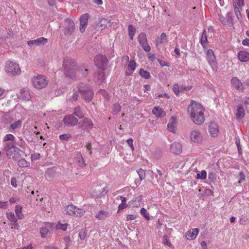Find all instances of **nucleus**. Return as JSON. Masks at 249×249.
Returning <instances> with one entry per match:
<instances>
[{
	"label": "nucleus",
	"instance_id": "f257e3e1",
	"mask_svg": "<svg viewBox=\"0 0 249 249\" xmlns=\"http://www.w3.org/2000/svg\"><path fill=\"white\" fill-rule=\"evenodd\" d=\"M187 110L192 121L196 124H202L204 123V108L200 104H197L196 101L192 100Z\"/></svg>",
	"mask_w": 249,
	"mask_h": 249
},
{
	"label": "nucleus",
	"instance_id": "f03ea898",
	"mask_svg": "<svg viewBox=\"0 0 249 249\" xmlns=\"http://www.w3.org/2000/svg\"><path fill=\"white\" fill-rule=\"evenodd\" d=\"M78 91L81 94L82 98L86 102H90L93 97V91L91 87L84 83H81L78 86Z\"/></svg>",
	"mask_w": 249,
	"mask_h": 249
},
{
	"label": "nucleus",
	"instance_id": "7ed1b4c3",
	"mask_svg": "<svg viewBox=\"0 0 249 249\" xmlns=\"http://www.w3.org/2000/svg\"><path fill=\"white\" fill-rule=\"evenodd\" d=\"M3 150L8 157L14 160H17L20 156V150L15 145L14 142H6L4 144Z\"/></svg>",
	"mask_w": 249,
	"mask_h": 249
},
{
	"label": "nucleus",
	"instance_id": "20e7f679",
	"mask_svg": "<svg viewBox=\"0 0 249 249\" xmlns=\"http://www.w3.org/2000/svg\"><path fill=\"white\" fill-rule=\"evenodd\" d=\"M63 67L64 73L67 77L72 78L75 72L76 67L75 62L73 60L66 58L64 60Z\"/></svg>",
	"mask_w": 249,
	"mask_h": 249
},
{
	"label": "nucleus",
	"instance_id": "39448f33",
	"mask_svg": "<svg viewBox=\"0 0 249 249\" xmlns=\"http://www.w3.org/2000/svg\"><path fill=\"white\" fill-rule=\"evenodd\" d=\"M5 71L9 76H15L21 72L18 65L13 61H8L6 63Z\"/></svg>",
	"mask_w": 249,
	"mask_h": 249
},
{
	"label": "nucleus",
	"instance_id": "423d86ee",
	"mask_svg": "<svg viewBox=\"0 0 249 249\" xmlns=\"http://www.w3.org/2000/svg\"><path fill=\"white\" fill-rule=\"evenodd\" d=\"M63 212L66 214L77 217L83 216L85 213V211L83 209L78 208L72 205L66 206L64 208Z\"/></svg>",
	"mask_w": 249,
	"mask_h": 249
},
{
	"label": "nucleus",
	"instance_id": "0eeeda50",
	"mask_svg": "<svg viewBox=\"0 0 249 249\" xmlns=\"http://www.w3.org/2000/svg\"><path fill=\"white\" fill-rule=\"evenodd\" d=\"M32 81L35 88L37 89L44 88L48 84V81L45 77L40 74L34 76Z\"/></svg>",
	"mask_w": 249,
	"mask_h": 249
},
{
	"label": "nucleus",
	"instance_id": "6e6552de",
	"mask_svg": "<svg viewBox=\"0 0 249 249\" xmlns=\"http://www.w3.org/2000/svg\"><path fill=\"white\" fill-rule=\"evenodd\" d=\"M96 66L101 70L104 71L107 69L108 60L106 55L98 54L94 58Z\"/></svg>",
	"mask_w": 249,
	"mask_h": 249
},
{
	"label": "nucleus",
	"instance_id": "1a4fd4ad",
	"mask_svg": "<svg viewBox=\"0 0 249 249\" xmlns=\"http://www.w3.org/2000/svg\"><path fill=\"white\" fill-rule=\"evenodd\" d=\"M75 29L74 22L71 19L67 18L64 22V33L66 36H71L72 34Z\"/></svg>",
	"mask_w": 249,
	"mask_h": 249
},
{
	"label": "nucleus",
	"instance_id": "9d476101",
	"mask_svg": "<svg viewBox=\"0 0 249 249\" xmlns=\"http://www.w3.org/2000/svg\"><path fill=\"white\" fill-rule=\"evenodd\" d=\"M190 141L193 143L201 144L203 142V138L199 131L193 130L190 134Z\"/></svg>",
	"mask_w": 249,
	"mask_h": 249
},
{
	"label": "nucleus",
	"instance_id": "9b49d317",
	"mask_svg": "<svg viewBox=\"0 0 249 249\" xmlns=\"http://www.w3.org/2000/svg\"><path fill=\"white\" fill-rule=\"evenodd\" d=\"M138 39L139 43L145 52H148L150 51L151 48L147 43V36L144 33H141L138 36Z\"/></svg>",
	"mask_w": 249,
	"mask_h": 249
},
{
	"label": "nucleus",
	"instance_id": "f8f14e48",
	"mask_svg": "<svg viewBox=\"0 0 249 249\" xmlns=\"http://www.w3.org/2000/svg\"><path fill=\"white\" fill-rule=\"evenodd\" d=\"M89 18V15L88 13L83 14L80 18V31L84 33L88 25V20Z\"/></svg>",
	"mask_w": 249,
	"mask_h": 249
},
{
	"label": "nucleus",
	"instance_id": "ddd939ff",
	"mask_svg": "<svg viewBox=\"0 0 249 249\" xmlns=\"http://www.w3.org/2000/svg\"><path fill=\"white\" fill-rule=\"evenodd\" d=\"M231 84L232 86L237 90L243 91L244 89L243 83L236 77H234L231 79Z\"/></svg>",
	"mask_w": 249,
	"mask_h": 249
},
{
	"label": "nucleus",
	"instance_id": "4468645a",
	"mask_svg": "<svg viewBox=\"0 0 249 249\" xmlns=\"http://www.w3.org/2000/svg\"><path fill=\"white\" fill-rule=\"evenodd\" d=\"M207 60L209 64L212 66H215V57L214 54V53L212 49H208L206 53Z\"/></svg>",
	"mask_w": 249,
	"mask_h": 249
},
{
	"label": "nucleus",
	"instance_id": "2eb2a0df",
	"mask_svg": "<svg viewBox=\"0 0 249 249\" xmlns=\"http://www.w3.org/2000/svg\"><path fill=\"white\" fill-rule=\"evenodd\" d=\"M199 233V229L194 228L188 231L185 233V237L187 240H194L196 239Z\"/></svg>",
	"mask_w": 249,
	"mask_h": 249
},
{
	"label": "nucleus",
	"instance_id": "dca6fc26",
	"mask_svg": "<svg viewBox=\"0 0 249 249\" xmlns=\"http://www.w3.org/2000/svg\"><path fill=\"white\" fill-rule=\"evenodd\" d=\"M63 121L65 124H77L78 123V119L73 115L65 116L63 119Z\"/></svg>",
	"mask_w": 249,
	"mask_h": 249
},
{
	"label": "nucleus",
	"instance_id": "f3484780",
	"mask_svg": "<svg viewBox=\"0 0 249 249\" xmlns=\"http://www.w3.org/2000/svg\"><path fill=\"white\" fill-rule=\"evenodd\" d=\"M52 227V224L50 223H44L40 228V233L42 237H45L47 235L49 229Z\"/></svg>",
	"mask_w": 249,
	"mask_h": 249
},
{
	"label": "nucleus",
	"instance_id": "a211bd4d",
	"mask_svg": "<svg viewBox=\"0 0 249 249\" xmlns=\"http://www.w3.org/2000/svg\"><path fill=\"white\" fill-rule=\"evenodd\" d=\"M94 77L98 84L102 83L105 79V74L104 71H99L95 73Z\"/></svg>",
	"mask_w": 249,
	"mask_h": 249
},
{
	"label": "nucleus",
	"instance_id": "6ab92c4d",
	"mask_svg": "<svg viewBox=\"0 0 249 249\" xmlns=\"http://www.w3.org/2000/svg\"><path fill=\"white\" fill-rule=\"evenodd\" d=\"M219 19L224 25H228L229 26H233L232 19L231 16L228 15L226 17L222 16H219Z\"/></svg>",
	"mask_w": 249,
	"mask_h": 249
},
{
	"label": "nucleus",
	"instance_id": "aec40b11",
	"mask_svg": "<svg viewBox=\"0 0 249 249\" xmlns=\"http://www.w3.org/2000/svg\"><path fill=\"white\" fill-rule=\"evenodd\" d=\"M18 97L19 99L29 101L31 99V95L30 92L28 90L25 89H22L19 92V94L18 95Z\"/></svg>",
	"mask_w": 249,
	"mask_h": 249
},
{
	"label": "nucleus",
	"instance_id": "412c9836",
	"mask_svg": "<svg viewBox=\"0 0 249 249\" xmlns=\"http://www.w3.org/2000/svg\"><path fill=\"white\" fill-rule=\"evenodd\" d=\"M152 113L157 117H163L166 115V112L161 108L158 107H155L153 110Z\"/></svg>",
	"mask_w": 249,
	"mask_h": 249
},
{
	"label": "nucleus",
	"instance_id": "4be33fe9",
	"mask_svg": "<svg viewBox=\"0 0 249 249\" xmlns=\"http://www.w3.org/2000/svg\"><path fill=\"white\" fill-rule=\"evenodd\" d=\"M238 58L241 62H247L249 60V53L246 51H240L238 53Z\"/></svg>",
	"mask_w": 249,
	"mask_h": 249
},
{
	"label": "nucleus",
	"instance_id": "5701e85b",
	"mask_svg": "<svg viewBox=\"0 0 249 249\" xmlns=\"http://www.w3.org/2000/svg\"><path fill=\"white\" fill-rule=\"evenodd\" d=\"M182 146L180 143L174 142L171 145V150L175 154H179L181 152Z\"/></svg>",
	"mask_w": 249,
	"mask_h": 249
},
{
	"label": "nucleus",
	"instance_id": "b1692460",
	"mask_svg": "<svg viewBox=\"0 0 249 249\" xmlns=\"http://www.w3.org/2000/svg\"><path fill=\"white\" fill-rule=\"evenodd\" d=\"M4 120L6 121V123L11 124H20L22 122L20 120H18L15 122H13V119L11 118L9 113H5L3 116Z\"/></svg>",
	"mask_w": 249,
	"mask_h": 249
},
{
	"label": "nucleus",
	"instance_id": "393cba45",
	"mask_svg": "<svg viewBox=\"0 0 249 249\" xmlns=\"http://www.w3.org/2000/svg\"><path fill=\"white\" fill-rule=\"evenodd\" d=\"M208 131L211 136L213 137H217L219 133L217 125H209Z\"/></svg>",
	"mask_w": 249,
	"mask_h": 249
},
{
	"label": "nucleus",
	"instance_id": "a878e982",
	"mask_svg": "<svg viewBox=\"0 0 249 249\" xmlns=\"http://www.w3.org/2000/svg\"><path fill=\"white\" fill-rule=\"evenodd\" d=\"M109 214V213L107 211H100L95 216V217L99 220H104L106 219Z\"/></svg>",
	"mask_w": 249,
	"mask_h": 249
},
{
	"label": "nucleus",
	"instance_id": "bb28decb",
	"mask_svg": "<svg viewBox=\"0 0 249 249\" xmlns=\"http://www.w3.org/2000/svg\"><path fill=\"white\" fill-rule=\"evenodd\" d=\"M245 115V110L242 105H239L237 106V113H236V117L237 119H239L243 118Z\"/></svg>",
	"mask_w": 249,
	"mask_h": 249
},
{
	"label": "nucleus",
	"instance_id": "cd10ccee",
	"mask_svg": "<svg viewBox=\"0 0 249 249\" xmlns=\"http://www.w3.org/2000/svg\"><path fill=\"white\" fill-rule=\"evenodd\" d=\"M111 26V21L107 18H102L100 21L99 26L102 28H106Z\"/></svg>",
	"mask_w": 249,
	"mask_h": 249
},
{
	"label": "nucleus",
	"instance_id": "c85d7f7f",
	"mask_svg": "<svg viewBox=\"0 0 249 249\" xmlns=\"http://www.w3.org/2000/svg\"><path fill=\"white\" fill-rule=\"evenodd\" d=\"M22 207L20 205H17L15 207V212L18 219H22L23 215L22 213Z\"/></svg>",
	"mask_w": 249,
	"mask_h": 249
},
{
	"label": "nucleus",
	"instance_id": "c756f323",
	"mask_svg": "<svg viewBox=\"0 0 249 249\" xmlns=\"http://www.w3.org/2000/svg\"><path fill=\"white\" fill-rule=\"evenodd\" d=\"M128 36L130 40L133 39V36L136 32V28L132 25H129L128 27Z\"/></svg>",
	"mask_w": 249,
	"mask_h": 249
},
{
	"label": "nucleus",
	"instance_id": "7c9ffc66",
	"mask_svg": "<svg viewBox=\"0 0 249 249\" xmlns=\"http://www.w3.org/2000/svg\"><path fill=\"white\" fill-rule=\"evenodd\" d=\"M73 114L80 119H83L84 117L83 112L79 106L76 107L74 108Z\"/></svg>",
	"mask_w": 249,
	"mask_h": 249
},
{
	"label": "nucleus",
	"instance_id": "2f4dec72",
	"mask_svg": "<svg viewBox=\"0 0 249 249\" xmlns=\"http://www.w3.org/2000/svg\"><path fill=\"white\" fill-rule=\"evenodd\" d=\"M207 42V36L206 35V30H204L202 33L200 43L203 47H205Z\"/></svg>",
	"mask_w": 249,
	"mask_h": 249
},
{
	"label": "nucleus",
	"instance_id": "473e14b6",
	"mask_svg": "<svg viewBox=\"0 0 249 249\" xmlns=\"http://www.w3.org/2000/svg\"><path fill=\"white\" fill-rule=\"evenodd\" d=\"M6 216L7 218L11 222L16 223L17 222V218L14 213L11 212H7Z\"/></svg>",
	"mask_w": 249,
	"mask_h": 249
},
{
	"label": "nucleus",
	"instance_id": "72a5a7b5",
	"mask_svg": "<svg viewBox=\"0 0 249 249\" xmlns=\"http://www.w3.org/2000/svg\"><path fill=\"white\" fill-rule=\"evenodd\" d=\"M76 159L78 161L79 166L83 167L85 165V161H84L83 158H82V155L80 153H78L76 154Z\"/></svg>",
	"mask_w": 249,
	"mask_h": 249
},
{
	"label": "nucleus",
	"instance_id": "f704fd0d",
	"mask_svg": "<svg viewBox=\"0 0 249 249\" xmlns=\"http://www.w3.org/2000/svg\"><path fill=\"white\" fill-rule=\"evenodd\" d=\"M142 200V196H139L138 197L134 198L131 201V203L133 205L134 207H138L140 206V202Z\"/></svg>",
	"mask_w": 249,
	"mask_h": 249
},
{
	"label": "nucleus",
	"instance_id": "c9c22d12",
	"mask_svg": "<svg viewBox=\"0 0 249 249\" xmlns=\"http://www.w3.org/2000/svg\"><path fill=\"white\" fill-rule=\"evenodd\" d=\"M18 164L20 167H27L30 166V162L24 159H21L18 161Z\"/></svg>",
	"mask_w": 249,
	"mask_h": 249
},
{
	"label": "nucleus",
	"instance_id": "e433bc0d",
	"mask_svg": "<svg viewBox=\"0 0 249 249\" xmlns=\"http://www.w3.org/2000/svg\"><path fill=\"white\" fill-rule=\"evenodd\" d=\"M139 73L141 76L145 79H148L150 77V73L147 71L144 70L143 69H141L140 70Z\"/></svg>",
	"mask_w": 249,
	"mask_h": 249
},
{
	"label": "nucleus",
	"instance_id": "4c0bfd02",
	"mask_svg": "<svg viewBox=\"0 0 249 249\" xmlns=\"http://www.w3.org/2000/svg\"><path fill=\"white\" fill-rule=\"evenodd\" d=\"M207 177V172L205 170H202L199 173L196 174V178L199 179H204Z\"/></svg>",
	"mask_w": 249,
	"mask_h": 249
},
{
	"label": "nucleus",
	"instance_id": "58836bf2",
	"mask_svg": "<svg viewBox=\"0 0 249 249\" xmlns=\"http://www.w3.org/2000/svg\"><path fill=\"white\" fill-rule=\"evenodd\" d=\"M15 137L12 134H7L3 138V142L11 141L10 142H14Z\"/></svg>",
	"mask_w": 249,
	"mask_h": 249
},
{
	"label": "nucleus",
	"instance_id": "ea45409f",
	"mask_svg": "<svg viewBox=\"0 0 249 249\" xmlns=\"http://www.w3.org/2000/svg\"><path fill=\"white\" fill-rule=\"evenodd\" d=\"M140 213L142 215L146 220L150 219V216L149 213L147 212L146 210L142 208L140 210Z\"/></svg>",
	"mask_w": 249,
	"mask_h": 249
},
{
	"label": "nucleus",
	"instance_id": "a19ab883",
	"mask_svg": "<svg viewBox=\"0 0 249 249\" xmlns=\"http://www.w3.org/2000/svg\"><path fill=\"white\" fill-rule=\"evenodd\" d=\"M136 63L134 60H131L129 62L127 66L128 70L133 71L136 69Z\"/></svg>",
	"mask_w": 249,
	"mask_h": 249
},
{
	"label": "nucleus",
	"instance_id": "79ce46f5",
	"mask_svg": "<svg viewBox=\"0 0 249 249\" xmlns=\"http://www.w3.org/2000/svg\"><path fill=\"white\" fill-rule=\"evenodd\" d=\"M121 107L118 104H115L114 105L112 108V113L113 114H117L121 110Z\"/></svg>",
	"mask_w": 249,
	"mask_h": 249
},
{
	"label": "nucleus",
	"instance_id": "37998d69",
	"mask_svg": "<svg viewBox=\"0 0 249 249\" xmlns=\"http://www.w3.org/2000/svg\"><path fill=\"white\" fill-rule=\"evenodd\" d=\"M68 227V224L66 223L62 224L61 223H58L56 225V228L57 229H61L63 231H65Z\"/></svg>",
	"mask_w": 249,
	"mask_h": 249
},
{
	"label": "nucleus",
	"instance_id": "c03bdc74",
	"mask_svg": "<svg viewBox=\"0 0 249 249\" xmlns=\"http://www.w3.org/2000/svg\"><path fill=\"white\" fill-rule=\"evenodd\" d=\"M173 90L176 95H179V93L180 91V89L178 84H175L173 85Z\"/></svg>",
	"mask_w": 249,
	"mask_h": 249
},
{
	"label": "nucleus",
	"instance_id": "a18cd8bd",
	"mask_svg": "<svg viewBox=\"0 0 249 249\" xmlns=\"http://www.w3.org/2000/svg\"><path fill=\"white\" fill-rule=\"evenodd\" d=\"M36 40H37V44H38V46L40 45H44L45 43H46L47 42V39H46L43 37L38 38L36 39Z\"/></svg>",
	"mask_w": 249,
	"mask_h": 249
},
{
	"label": "nucleus",
	"instance_id": "49530a36",
	"mask_svg": "<svg viewBox=\"0 0 249 249\" xmlns=\"http://www.w3.org/2000/svg\"><path fill=\"white\" fill-rule=\"evenodd\" d=\"M234 11L237 18L240 19L242 18V16L239 8L236 6V4L234 6Z\"/></svg>",
	"mask_w": 249,
	"mask_h": 249
},
{
	"label": "nucleus",
	"instance_id": "de8ad7c7",
	"mask_svg": "<svg viewBox=\"0 0 249 249\" xmlns=\"http://www.w3.org/2000/svg\"><path fill=\"white\" fill-rule=\"evenodd\" d=\"M167 126L169 131L173 133H177L178 130L176 125H167Z\"/></svg>",
	"mask_w": 249,
	"mask_h": 249
},
{
	"label": "nucleus",
	"instance_id": "09e8293b",
	"mask_svg": "<svg viewBox=\"0 0 249 249\" xmlns=\"http://www.w3.org/2000/svg\"><path fill=\"white\" fill-rule=\"evenodd\" d=\"M208 178L212 182L215 181V180H216V176L215 173L212 172L209 173Z\"/></svg>",
	"mask_w": 249,
	"mask_h": 249
},
{
	"label": "nucleus",
	"instance_id": "8fccbe9b",
	"mask_svg": "<svg viewBox=\"0 0 249 249\" xmlns=\"http://www.w3.org/2000/svg\"><path fill=\"white\" fill-rule=\"evenodd\" d=\"M8 207V202L0 200V208L6 209Z\"/></svg>",
	"mask_w": 249,
	"mask_h": 249
},
{
	"label": "nucleus",
	"instance_id": "3c124183",
	"mask_svg": "<svg viewBox=\"0 0 249 249\" xmlns=\"http://www.w3.org/2000/svg\"><path fill=\"white\" fill-rule=\"evenodd\" d=\"M82 122V123L84 124H93L91 121L88 119V118H84L83 119L82 121H81L80 122H78V123L79 124H80Z\"/></svg>",
	"mask_w": 249,
	"mask_h": 249
},
{
	"label": "nucleus",
	"instance_id": "603ef678",
	"mask_svg": "<svg viewBox=\"0 0 249 249\" xmlns=\"http://www.w3.org/2000/svg\"><path fill=\"white\" fill-rule=\"evenodd\" d=\"M137 173L138 174L141 180H142L145 178V173L144 171L142 169H139L137 171Z\"/></svg>",
	"mask_w": 249,
	"mask_h": 249
},
{
	"label": "nucleus",
	"instance_id": "864d4df0",
	"mask_svg": "<svg viewBox=\"0 0 249 249\" xmlns=\"http://www.w3.org/2000/svg\"><path fill=\"white\" fill-rule=\"evenodd\" d=\"M71 137V135L69 134H61L59 135V138L61 140L67 141Z\"/></svg>",
	"mask_w": 249,
	"mask_h": 249
},
{
	"label": "nucleus",
	"instance_id": "5fc2aeb1",
	"mask_svg": "<svg viewBox=\"0 0 249 249\" xmlns=\"http://www.w3.org/2000/svg\"><path fill=\"white\" fill-rule=\"evenodd\" d=\"M87 236L85 230H82L79 232V237L81 240H84Z\"/></svg>",
	"mask_w": 249,
	"mask_h": 249
},
{
	"label": "nucleus",
	"instance_id": "6e6d98bb",
	"mask_svg": "<svg viewBox=\"0 0 249 249\" xmlns=\"http://www.w3.org/2000/svg\"><path fill=\"white\" fill-rule=\"evenodd\" d=\"M28 45L31 47L36 46H38L37 44V40L36 39L33 40H30L27 42Z\"/></svg>",
	"mask_w": 249,
	"mask_h": 249
},
{
	"label": "nucleus",
	"instance_id": "4d7b16f0",
	"mask_svg": "<svg viewBox=\"0 0 249 249\" xmlns=\"http://www.w3.org/2000/svg\"><path fill=\"white\" fill-rule=\"evenodd\" d=\"M163 238V244L167 246L168 247H171L172 244L170 243V242L168 240L167 237L166 236H164Z\"/></svg>",
	"mask_w": 249,
	"mask_h": 249
},
{
	"label": "nucleus",
	"instance_id": "13d9d810",
	"mask_svg": "<svg viewBox=\"0 0 249 249\" xmlns=\"http://www.w3.org/2000/svg\"><path fill=\"white\" fill-rule=\"evenodd\" d=\"M126 142H127V143H128V144L130 147L132 151H133L134 150V147L133 143V139L131 138L128 139L126 141Z\"/></svg>",
	"mask_w": 249,
	"mask_h": 249
},
{
	"label": "nucleus",
	"instance_id": "bf43d9fd",
	"mask_svg": "<svg viewBox=\"0 0 249 249\" xmlns=\"http://www.w3.org/2000/svg\"><path fill=\"white\" fill-rule=\"evenodd\" d=\"M11 185L15 188L17 187V186H18L17 181V179L16 178L13 177L11 178Z\"/></svg>",
	"mask_w": 249,
	"mask_h": 249
},
{
	"label": "nucleus",
	"instance_id": "052dcab7",
	"mask_svg": "<svg viewBox=\"0 0 249 249\" xmlns=\"http://www.w3.org/2000/svg\"><path fill=\"white\" fill-rule=\"evenodd\" d=\"M167 39V36H166V35L165 33H162L161 35H160V43H163L164 42V40H166Z\"/></svg>",
	"mask_w": 249,
	"mask_h": 249
},
{
	"label": "nucleus",
	"instance_id": "680f3d73",
	"mask_svg": "<svg viewBox=\"0 0 249 249\" xmlns=\"http://www.w3.org/2000/svg\"><path fill=\"white\" fill-rule=\"evenodd\" d=\"M192 88V87L191 86H181L180 87V91H184V90H190Z\"/></svg>",
	"mask_w": 249,
	"mask_h": 249
},
{
	"label": "nucleus",
	"instance_id": "e2e57ef3",
	"mask_svg": "<svg viewBox=\"0 0 249 249\" xmlns=\"http://www.w3.org/2000/svg\"><path fill=\"white\" fill-rule=\"evenodd\" d=\"M213 190L210 189H205L204 191V194L206 196H212L213 195Z\"/></svg>",
	"mask_w": 249,
	"mask_h": 249
},
{
	"label": "nucleus",
	"instance_id": "0e129e2a",
	"mask_svg": "<svg viewBox=\"0 0 249 249\" xmlns=\"http://www.w3.org/2000/svg\"><path fill=\"white\" fill-rule=\"evenodd\" d=\"M239 179L238 180V182L239 183L243 182L245 179V175L243 172H240L239 175Z\"/></svg>",
	"mask_w": 249,
	"mask_h": 249
},
{
	"label": "nucleus",
	"instance_id": "69168bd1",
	"mask_svg": "<svg viewBox=\"0 0 249 249\" xmlns=\"http://www.w3.org/2000/svg\"><path fill=\"white\" fill-rule=\"evenodd\" d=\"M234 2L235 4L238 5L239 7L243 6L244 5V0H235Z\"/></svg>",
	"mask_w": 249,
	"mask_h": 249
},
{
	"label": "nucleus",
	"instance_id": "338daca9",
	"mask_svg": "<svg viewBox=\"0 0 249 249\" xmlns=\"http://www.w3.org/2000/svg\"><path fill=\"white\" fill-rule=\"evenodd\" d=\"M137 218V216L135 214H127L126 216V220L130 221L134 220Z\"/></svg>",
	"mask_w": 249,
	"mask_h": 249
},
{
	"label": "nucleus",
	"instance_id": "774afa93",
	"mask_svg": "<svg viewBox=\"0 0 249 249\" xmlns=\"http://www.w3.org/2000/svg\"><path fill=\"white\" fill-rule=\"evenodd\" d=\"M176 120L177 119L175 116H171L169 120V124H175L176 123Z\"/></svg>",
	"mask_w": 249,
	"mask_h": 249
}]
</instances>
